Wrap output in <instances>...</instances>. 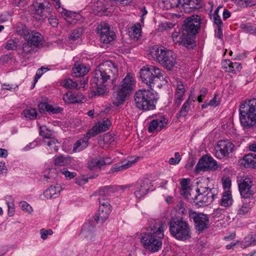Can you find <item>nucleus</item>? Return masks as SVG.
Returning <instances> with one entry per match:
<instances>
[{
	"instance_id": "nucleus-1",
	"label": "nucleus",
	"mask_w": 256,
	"mask_h": 256,
	"mask_svg": "<svg viewBox=\"0 0 256 256\" xmlns=\"http://www.w3.org/2000/svg\"><path fill=\"white\" fill-rule=\"evenodd\" d=\"M118 74L117 65L110 60L106 61L97 66L91 85L95 89L96 95H103L106 91L108 84H114Z\"/></svg>"
},
{
	"instance_id": "nucleus-2",
	"label": "nucleus",
	"mask_w": 256,
	"mask_h": 256,
	"mask_svg": "<svg viewBox=\"0 0 256 256\" xmlns=\"http://www.w3.org/2000/svg\"><path fill=\"white\" fill-rule=\"evenodd\" d=\"M188 182L186 179H182L180 182L182 194L186 198L193 200L196 204L200 206H206L210 204L214 200L218 194L216 188H197L196 194H194V192L192 189L188 190Z\"/></svg>"
},
{
	"instance_id": "nucleus-3",
	"label": "nucleus",
	"mask_w": 256,
	"mask_h": 256,
	"mask_svg": "<svg viewBox=\"0 0 256 256\" xmlns=\"http://www.w3.org/2000/svg\"><path fill=\"white\" fill-rule=\"evenodd\" d=\"M136 86V80L134 75L128 72L120 82L114 86V104L118 106L123 103L126 98L134 90Z\"/></svg>"
},
{
	"instance_id": "nucleus-4",
	"label": "nucleus",
	"mask_w": 256,
	"mask_h": 256,
	"mask_svg": "<svg viewBox=\"0 0 256 256\" xmlns=\"http://www.w3.org/2000/svg\"><path fill=\"white\" fill-rule=\"evenodd\" d=\"M156 93L153 89H142L134 95L136 106L140 110H150L155 108Z\"/></svg>"
},
{
	"instance_id": "nucleus-5",
	"label": "nucleus",
	"mask_w": 256,
	"mask_h": 256,
	"mask_svg": "<svg viewBox=\"0 0 256 256\" xmlns=\"http://www.w3.org/2000/svg\"><path fill=\"white\" fill-rule=\"evenodd\" d=\"M149 54L154 60L168 70H171L176 64V54L164 47L153 46L150 48Z\"/></svg>"
},
{
	"instance_id": "nucleus-6",
	"label": "nucleus",
	"mask_w": 256,
	"mask_h": 256,
	"mask_svg": "<svg viewBox=\"0 0 256 256\" xmlns=\"http://www.w3.org/2000/svg\"><path fill=\"white\" fill-rule=\"evenodd\" d=\"M170 234L179 240H186L191 238V230L188 222L182 218H173L168 222Z\"/></svg>"
},
{
	"instance_id": "nucleus-7",
	"label": "nucleus",
	"mask_w": 256,
	"mask_h": 256,
	"mask_svg": "<svg viewBox=\"0 0 256 256\" xmlns=\"http://www.w3.org/2000/svg\"><path fill=\"white\" fill-rule=\"evenodd\" d=\"M240 120L244 127L250 128L256 124V98L242 104L239 108Z\"/></svg>"
},
{
	"instance_id": "nucleus-8",
	"label": "nucleus",
	"mask_w": 256,
	"mask_h": 256,
	"mask_svg": "<svg viewBox=\"0 0 256 256\" xmlns=\"http://www.w3.org/2000/svg\"><path fill=\"white\" fill-rule=\"evenodd\" d=\"M164 72L156 66L146 65L140 70V76L143 83L153 89L158 80L164 78Z\"/></svg>"
},
{
	"instance_id": "nucleus-9",
	"label": "nucleus",
	"mask_w": 256,
	"mask_h": 256,
	"mask_svg": "<svg viewBox=\"0 0 256 256\" xmlns=\"http://www.w3.org/2000/svg\"><path fill=\"white\" fill-rule=\"evenodd\" d=\"M162 239L151 233L144 232L141 234L140 242L146 250L155 252L162 248Z\"/></svg>"
},
{
	"instance_id": "nucleus-10",
	"label": "nucleus",
	"mask_w": 256,
	"mask_h": 256,
	"mask_svg": "<svg viewBox=\"0 0 256 256\" xmlns=\"http://www.w3.org/2000/svg\"><path fill=\"white\" fill-rule=\"evenodd\" d=\"M172 38L174 44L182 45L188 48H193L195 46L193 36L183 30L182 28L178 32H173Z\"/></svg>"
},
{
	"instance_id": "nucleus-11",
	"label": "nucleus",
	"mask_w": 256,
	"mask_h": 256,
	"mask_svg": "<svg viewBox=\"0 0 256 256\" xmlns=\"http://www.w3.org/2000/svg\"><path fill=\"white\" fill-rule=\"evenodd\" d=\"M201 20L200 16L198 15L190 16L184 20L182 27V29L192 36L194 39L200 28Z\"/></svg>"
},
{
	"instance_id": "nucleus-12",
	"label": "nucleus",
	"mask_w": 256,
	"mask_h": 256,
	"mask_svg": "<svg viewBox=\"0 0 256 256\" xmlns=\"http://www.w3.org/2000/svg\"><path fill=\"white\" fill-rule=\"evenodd\" d=\"M49 5V2L46 0H35L30 6V10L32 14L36 17L46 18L50 12Z\"/></svg>"
},
{
	"instance_id": "nucleus-13",
	"label": "nucleus",
	"mask_w": 256,
	"mask_h": 256,
	"mask_svg": "<svg viewBox=\"0 0 256 256\" xmlns=\"http://www.w3.org/2000/svg\"><path fill=\"white\" fill-rule=\"evenodd\" d=\"M188 215L190 219L194 222L196 230L199 233L203 232L208 228L210 221L206 214L190 211L189 212Z\"/></svg>"
},
{
	"instance_id": "nucleus-14",
	"label": "nucleus",
	"mask_w": 256,
	"mask_h": 256,
	"mask_svg": "<svg viewBox=\"0 0 256 256\" xmlns=\"http://www.w3.org/2000/svg\"><path fill=\"white\" fill-rule=\"evenodd\" d=\"M239 191L241 196L244 199L252 198L254 192L252 190L253 184L250 177L243 176L238 180Z\"/></svg>"
},
{
	"instance_id": "nucleus-15",
	"label": "nucleus",
	"mask_w": 256,
	"mask_h": 256,
	"mask_svg": "<svg viewBox=\"0 0 256 256\" xmlns=\"http://www.w3.org/2000/svg\"><path fill=\"white\" fill-rule=\"evenodd\" d=\"M234 148V144L228 140H219L215 148V156L218 158H223L232 152Z\"/></svg>"
},
{
	"instance_id": "nucleus-16",
	"label": "nucleus",
	"mask_w": 256,
	"mask_h": 256,
	"mask_svg": "<svg viewBox=\"0 0 256 256\" xmlns=\"http://www.w3.org/2000/svg\"><path fill=\"white\" fill-rule=\"evenodd\" d=\"M96 32L98 34L100 41L104 44H108L112 42L115 37V33L111 30L107 23H101L98 25Z\"/></svg>"
},
{
	"instance_id": "nucleus-17",
	"label": "nucleus",
	"mask_w": 256,
	"mask_h": 256,
	"mask_svg": "<svg viewBox=\"0 0 256 256\" xmlns=\"http://www.w3.org/2000/svg\"><path fill=\"white\" fill-rule=\"evenodd\" d=\"M218 168L216 161L211 156H204L201 158L196 166L197 172L206 170H216Z\"/></svg>"
},
{
	"instance_id": "nucleus-18",
	"label": "nucleus",
	"mask_w": 256,
	"mask_h": 256,
	"mask_svg": "<svg viewBox=\"0 0 256 256\" xmlns=\"http://www.w3.org/2000/svg\"><path fill=\"white\" fill-rule=\"evenodd\" d=\"M164 228L165 225L164 222L160 220H151L146 232L151 233L152 235L163 238Z\"/></svg>"
},
{
	"instance_id": "nucleus-19",
	"label": "nucleus",
	"mask_w": 256,
	"mask_h": 256,
	"mask_svg": "<svg viewBox=\"0 0 256 256\" xmlns=\"http://www.w3.org/2000/svg\"><path fill=\"white\" fill-rule=\"evenodd\" d=\"M174 84L176 88L174 104L179 106L184 100V95L186 92L185 86L184 82L178 79L175 80Z\"/></svg>"
},
{
	"instance_id": "nucleus-20",
	"label": "nucleus",
	"mask_w": 256,
	"mask_h": 256,
	"mask_svg": "<svg viewBox=\"0 0 256 256\" xmlns=\"http://www.w3.org/2000/svg\"><path fill=\"white\" fill-rule=\"evenodd\" d=\"M150 184V180L148 178H144L138 182L136 190L134 192L136 196L138 198H141L146 196L148 192Z\"/></svg>"
},
{
	"instance_id": "nucleus-21",
	"label": "nucleus",
	"mask_w": 256,
	"mask_h": 256,
	"mask_svg": "<svg viewBox=\"0 0 256 256\" xmlns=\"http://www.w3.org/2000/svg\"><path fill=\"white\" fill-rule=\"evenodd\" d=\"M60 12L62 16H64L66 21L72 24H76L82 20V18L78 13L72 12L66 10L62 8Z\"/></svg>"
},
{
	"instance_id": "nucleus-22",
	"label": "nucleus",
	"mask_w": 256,
	"mask_h": 256,
	"mask_svg": "<svg viewBox=\"0 0 256 256\" xmlns=\"http://www.w3.org/2000/svg\"><path fill=\"white\" fill-rule=\"evenodd\" d=\"M112 159L110 158L96 157L91 160L88 166L92 170L94 167L100 168L103 166L112 164Z\"/></svg>"
},
{
	"instance_id": "nucleus-23",
	"label": "nucleus",
	"mask_w": 256,
	"mask_h": 256,
	"mask_svg": "<svg viewBox=\"0 0 256 256\" xmlns=\"http://www.w3.org/2000/svg\"><path fill=\"white\" fill-rule=\"evenodd\" d=\"M110 208L111 207L99 206L98 214L94 216V220L98 223L101 220V223L103 224L111 212Z\"/></svg>"
},
{
	"instance_id": "nucleus-24",
	"label": "nucleus",
	"mask_w": 256,
	"mask_h": 256,
	"mask_svg": "<svg viewBox=\"0 0 256 256\" xmlns=\"http://www.w3.org/2000/svg\"><path fill=\"white\" fill-rule=\"evenodd\" d=\"M61 190V187L58 184L51 186L44 192L42 196L46 199H51L57 198Z\"/></svg>"
},
{
	"instance_id": "nucleus-25",
	"label": "nucleus",
	"mask_w": 256,
	"mask_h": 256,
	"mask_svg": "<svg viewBox=\"0 0 256 256\" xmlns=\"http://www.w3.org/2000/svg\"><path fill=\"white\" fill-rule=\"evenodd\" d=\"M54 165L57 166H64L69 165L72 162L71 158L68 156L60 155L54 156L53 158Z\"/></svg>"
},
{
	"instance_id": "nucleus-26",
	"label": "nucleus",
	"mask_w": 256,
	"mask_h": 256,
	"mask_svg": "<svg viewBox=\"0 0 256 256\" xmlns=\"http://www.w3.org/2000/svg\"><path fill=\"white\" fill-rule=\"evenodd\" d=\"M241 164L244 167L256 168V154H250L245 156Z\"/></svg>"
},
{
	"instance_id": "nucleus-27",
	"label": "nucleus",
	"mask_w": 256,
	"mask_h": 256,
	"mask_svg": "<svg viewBox=\"0 0 256 256\" xmlns=\"http://www.w3.org/2000/svg\"><path fill=\"white\" fill-rule=\"evenodd\" d=\"M92 222H86L84 224L82 234L86 238H90V239L94 236V230L95 226Z\"/></svg>"
},
{
	"instance_id": "nucleus-28",
	"label": "nucleus",
	"mask_w": 256,
	"mask_h": 256,
	"mask_svg": "<svg viewBox=\"0 0 256 256\" xmlns=\"http://www.w3.org/2000/svg\"><path fill=\"white\" fill-rule=\"evenodd\" d=\"M166 124L164 119H156L151 121L148 128V130L150 132H153L158 130H160L164 127V124Z\"/></svg>"
},
{
	"instance_id": "nucleus-29",
	"label": "nucleus",
	"mask_w": 256,
	"mask_h": 256,
	"mask_svg": "<svg viewBox=\"0 0 256 256\" xmlns=\"http://www.w3.org/2000/svg\"><path fill=\"white\" fill-rule=\"evenodd\" d=\"M27 40L34 46H38L42 44V36L38 32H31Z\"/></svg>"
},
{
	"instance_id": "nucleus-30",
	"label": "nucleus",
	"mask_w": 256,
	"mask_h": 256,
	"mask_svg": "<svg viewBox=\"0 0 256 256\" xmlns=\"http://www.w3.org/2000/svg\"><path fill=\"white\" fill-rule=\"evenodd\" d=\"M74 76L80 77L86 74L89 70L86 66L79 64H76L72 68Z\"/></svg>"
},
{
	"instance_id": "nucleus-31",
	"label": "nucleus",
	"mask_w": 256,
	"mask_h": 256,
	"mask_svg": "<svg viewBox=\"0 0 256 256\" xmlns=\"http://www.w3.org/2000/svg\"><path fill=\"white\" fill-rule=\"evenodd\" d=\"M88 140L86 138L78 140L74 144L73 152H80L88 146Z\"/></svg>"
},
{
	"instance_id": "nucleus-32",
	"label": "nucleus",
	"mask_w": 256,
	"mask_h": 256,
	"mask_svg": "<svg viewBox=\"0 0 256 256\" xmlns=\"http://www.w3.org/2000/svg\"><path fill=\"white\" fill-rule=\"evenodd\" d=\"M62 99L66 103H78L82 100L80 96L71 92H66L63 95Z\"/></svg>"
},
{
	"instance_id": "nucleus-33",
	"label": "nucleus",
	"mask_w": 256,
	"mask_h": 256,
	"mask_svg": "<svg viewBox=\"0 0 256 256\" xmlns=\"http://www.w3.org/2000/svg\"><path fill=\"white\" fill-rule=\"evenodd\" d=\"M16 32L27 40L28 36L30 34V30H29L25 25L22 23H18L16 26Z\"/></svg>"
},
{
	"instance_id": "nucleus-34",
	"label": "nucleus",
	"mask_w": 256,
	"mask_h": 256,
	"mask_svg": "<svg viewBox=\"0 0 256 256\" xmlns=\"http://www.w3.org/2000/svg\"><path fill=\"white\" fill-rule=\"evenodd\" d=\"M232 198L229 190H226L223 194L221 200V205L224 206H228L232 204Z\"/></svg>"
},
{
	"instance_id": "nucleus-35",
	"label": "nucleus",
	"mask_w": 256,
	"mask_h": 256,
	"mask_svg": "<svg viewBox=\"0 0 256 256\" xmlns=\"http://www.w3.org/2000/svg\"><path fill=\"white\" fill-rule=\"evenodd\" d=\"M136 162L134 160H129L124 164H114L111 168V171L112 172L122 171L126 169L130 168L133 164Z\"/></svg>"
},
{
	"instance_id": "nucleus-36",
	"label": "nucleus",
	"mask_w": 256,
	"mask_h": 256,
	"mask_svg": "<svg viewBox=\"0 0 256 256\" xmlns=\"http://www.w3.org/2000/svg\"><path fill=\"white\" fill-rule=\"evenodd\" d=\"M251 245H256V236H253L252 234L245 237L240 244V246L242 248H245Z\"/></svg>"
},
{
	"instance_id": "nucleus-37",
	"label": "nucleus",
	"mask_w": 256,
	"mask_h": 256,
	"mask_svg": "<svg viewBox=\"0 0 256 256\" xmlns=\"http://www.w3.org/2000/svg\"><path fill=\"white\" fill-rule=\"evenodd\" d=\"M111 125L112 122L108 118H106L104 120L99 122L96 124V126L100 132H102L108 130Z\"/></svg>"
},
{
	"instance_id": "nucleus-38",
	"label": "nucleus",
	"mask_w": 256,
	"mask_h": 256,
	"mask_svg": "<svg viewBox=\"0 0 256 256\" xmlns=\"http://www.w3.org/2000/svg\"><path fill=\"white\" fill-rule=\"evenodd\" d=\"M193 100L188 98L182 106L178 114L180 116H185L190 110V104Z\"/></svg>"
},
{
	"instance_id": "nucleus-39",
	"label": "nucleus",
	"mask_w": 256,
	"mask_h": 256,
	"mask_svg": "<svg viewBox=\"0 0 256 256\" xmlns=\"http://www.w3.org/2000/svg\"><path fill=\"white\" fill-rule=\"evenodd\" d=\"M51 150H54L55 152H57L60 146V142L54 138L50 137L48 139H46L44 142Z\"/></svg>"
},
{
	"instance_id": "nucleus-40",
	"label": "nucleus",
	"mask_w": 256,
	"mask_h": 256,
	"mask_svg": "<svg viewBox=\"0 0 256 256\" xmlns=\"http://www.w3.org/2000/svg\"><path fill=\"white\" fill-rule=\"evenodd\" d=\"M40 135L43 138V142H45L46 139H48L52 136L50 131L46 126L40 127Z\"/></svg>"
},
{
	"instance_id": "nucleus-41",
	"label": "nucleus",
	"mask_w": 256,
	"mask_h": 256,
	"mask_svg": "<svg viewBox=\"0 0 256 256\" xmlns=\"http://www.w3.org/2000/svg\"><path fill=\"white\" fill-rule=\"evenodd\" d=\"M24 114L26 118L34 120L36 118L37 112L34 108H28L24 110Z\"/></svg>"
},
{
	"instance_id": "nucleus-42",
	"label": "nucleus",
	"mask_w": 256,
	"mask_h": 256,
	"mask_svg": "<svg viewBox=\"0 0 256 256\" xmlns=\"http://www.w3.org/2000/svg\"><path fill=\"white\" fill-rule=\"evenodd\" d=\"M132 34L134 39L137 40L141 36L142 30L141 26L140 24H136L132 27Z\"/></svg>"
},
{
	"instance_id": "nucleus-43",
	"label": "nucleus",
	"mask_w": 256,
	"mask_h": 256,
	"mask_svg": "<svg viewBox=\"0 0 256 256\" xmlns=\"http://www.w3.org/2000/svg\"><path fill=\"white\" fill-rule=\"evenodd\" d=\"M40 108L44 107L46 110L48 112H51L53 114H57L60 112L61 109L60 108H54L52 106L47 104L46 103H40L38 105Z\"/></svg>"
},
{
	"instance_id": "nucleus-44",
	"label": "nucleus",
	"mask_w": 256,
	"mask_h": 256,
	"mask_svg": "<svg viewBox=\"0 0 256 256\" xmlns=\"http://www.w3.org/2000/svg\"><path fill=\"white\" fill-rule=\"evenodd\" d=\"M111 187L110 186H106L100 188L98 191V198H108L111 192Z\"/></svg>"
},
{
	"instance_id": "nucleus-45",
	"label": "nucleus",
	"mask_w": 256,
	"mask_h": 256,
	"mask_svg": "<svg viewBox=\"0 0 256 256\" xmlns=\"http://www.w3.org/2000/svg\"><path fill=\"white\" fill-rule=\"evenodd\" d=\"M62 86L66 88H76L78 89V83L76 82H74L71 79H66L62 83Z\"/></svg>"
},
{
	"instance_id": "nucleus-46",
	"label": "nucleus",
	"mask_w": 256,
	"mask_h": 256,
	"mask_svg": "<svg viewBox=\"0 0 256 256\" xmlns=\"http://www.w3.org/2000/svg\"><path fill=\"white\" fill-rule=\"evenodd\" d=\"M252 205L250 202H244L242 206L239 208L238 212V214L244 215L248 212L250 209Z\"/></svg>"
},
{
	"instance_id": "nucleus-47",
	"label": "nucleus",
	"mask_w": 256,
	"mask_h": 256,
	"mask_svg": "<svg viewBox=\"0 0 256 256\" xmlns=\"http://www.w3.org/2000/svg\"><path fill=\"white\" fill-rule=\"evenodd\" d=\"M34 46L30 44L28 40L22 44V51L24 54L31 53L34 50Z\"/></svg>"
},
{
	"instance_id": "nucleus-48",
	"label": "nucleus",
	"mask_w": 256,
	"mask_h": 256,
	"mask_svg": "<svg viewBox=\"0 0 256 256\" xmlns=\"http://www.w3.org/2000/svg\"><path fill=\"white\" fill-rule=\"evenodd\" d=\"M83 32V30L81 28H78L76 30H74L72 32L70 35V40L74 41L80 38Z\"/></svg>"
},
{
	"instance_id": "nucleus-49",
	"label": "nucleus",
	"mask_w": 256,
	"mask_h": 256,
	"mask_svg": "<svg viewBox=\"0 0 256 256\" xmlns=\"http://www.w3.org/2000/svg\"><path fill=\"white\" fill-rule=\"evenodd\" d=\"M240 28L246 33L253 34L256 32V29L250 24H242Z\"/></svg>"
},
{
	"instance_id": "nucleus-50",
	"label": "nucleus",
	"mask_w": 256,
	"mask_h": 256,
	"mask_svg": "<svg viewBox=\"0 0 256 256\" xmlns=\"http://www.w3.org/2000/svg\"><path fill=\"white\" fill-rule=\"evenodd\" d=\"M100 133V132L95 125L87 132L86 138L88 140V138L94 136Z\"/></svg>"
},
{
	"instance_id": "nucleus-51",
	"label": "nucleus",
	"mask_w": 256,
	"mask_h": 256,
	"mask_svg": "<svg viewBox=\"0 0 256 256\" xmlns=\"http://www.w3.org/2000/svg\"><path fill=\"white\" fill-rule=\"evenodd\" d=\"M229 70L228 72L232 73H236V72H239L242 68V66L238 62H232L231 63L230 67L229 66Z\"/></svg>"
},
{
	"instance_id": "nucleus-52",
	"label": "nucleus",
	"mask_w": 256,
	"mask_h": 256,
	"mask_svg": "<svg viewBox=\"0 0 256 256\" xmlns=\"http://www.w3.org/2000/svg\"><path fill=\"white\" fill-rule=\"evenodd\" d=\"M181 160L180 154L178 152L174 153V158H171L169 160V164L171 165H176L179 164Z\"/></svg>"
},
{
	"instance_id": "nucleus-53",
	"label": "nucleus",
	"mask_w": 256,
	"mask_h": 256,
	"mask_svg": "<svg viewBox=\"0 0 256 256\" xmlns=\"http://www.w3.org/2000/svg\"><path fill=\"white\" fill-rule=\"evenodd\" d=\"M5 48L8 50H15L17 48V42L14 40H10L7 42Z\"/></svg>"
},
{
	"instance_id": "nucleus-54",
	"label": "nucleus",
	"mask_w": 256,
	"mask_h": 256,
	"mask_svg": "<svg viewBox=\"0 0 256 256\" xmlns=\"http://www.w3.org/2000/svg\"><path fill=\"white\" fill-rule=\"evenodd\" d=\"M53 232L52 230H45L42 228L40 230V237L42 240H46L48 238V236L52 235Z\"/></svg>"
},
{
	"instance_id": "nucleus-55",
	"label": "nucleus",
	"mask_w": 256,
	"mask_h": 256,
	"mask_svg": "<svg viewBox=\"0 0 256 256\" xmlns=\"http://www.w3.org/2000/svg\"><path fill=\"white\" fill-rule=\"evenodd\" d=\"M60 172L62 174L64 175L65 177L68 179L72 178L76 176V174L75 172H70L66 168H63L61 170Z\"/></svg>"
},
{
	"instance_id": "nucleus-56",
	"label": "nucleus",
	"mask_w": 256,
	"mask_h": 256,
	"mask_svg": "<svg viewBox=\"0 0 256 256\" xmlns=\"http://www.w3.org/2000/svg\"><path fill=\"white\" fill-rule=\"evenodd\" d=\"M22 210L30 214L33 210L31 206L26 202H22L20 204Z\"/></svg>"
},
{
	"instance_id": "nucleus-57",
	"label": "nucleus",
	"mask_w": 256,
	"mask_h": 256,
	"mask_svg": "<svg viewBox=\"0 0 256 256\" xmlns=\"http://www.w3.org/2000/svg\"><path fill=\"white\" fill-rule=\"evenodd\" d=\"M49 69L47 68H44V67H42L38 69L36 71V74L34 76V81H35V83H36L38 80L41 77V76L42 75V74H44V72L43 71L44 70H45V71H48Z\"/></svg>"
},
{
	"instance_id": "nucleus-58",
	"label": "nucleus",
	"mask_w": 256,
	"mask_h": 256,
	"mask_svg": "<svg viewBox=\"0 0 256 256\" xmlns=\"http://www.w3.org/2000/svg\"><path fill=\"white\" fill-rule=\"evenodd\" d=\"M98 200L99 202V206H103V207L108 206L111 207L110 204V201L108 198H98Z\"/></svg>"
},
{
	"instance_id": "nucleus-59",
	"label": "nucleus",
	"mask_w": 256,
	"mask_h": 256,
	"mask_svg": "<svg viewBox=\"0 0 256 256\" xmlns=\"http://www.w3.org/2000/svg\"><path fill=\"white\" fill-rule=\"evenodd\" d=\"M6 204L8 208V214L12 216L14 214V204L12 202H7Z\"/></svg>"
},
{
	"instance_id": "nucleus-60",
	"label": "nucleus",
	"mask_w": 256,
	"mask_h": 256,
	"mask_svg": "<svg viewBox=\"0 0 256 256\" xmlns=\"http://www.w3.org/2000/svg\"><path fill=\"white\" fill-rule=\"evenodd\" d=\"M103 140L105 143L110 144L114 142V138L112 134H106L104 136Z\"/></svg>"
},
{
	"instance_id": "nucleus-61",
	"label": "nucleus",
	"mask_w": 256,
	"mask_h": 256,
	"mask_svg": "<svg viewBox=\"0 0 256 256\" xmlns=\"http://www.w3.org/2000/svg\"><path fill=\"white\" fill-rule=\"evenodd\" d=\"M208 92V90L206 88H202L200 92V95L198 98V101L199 102H202L204 98H205L206 94Z\"/></svg>"
},
{
	"instance_id": "nucleus-62",
	"label": "nucleus",
	"mask_w": 256,
	"mask_h": 256,
	"mask_svg": "<svg viewBox=\"0 0 256 256\" xmlns=\"http://www.w3.org/2000/svg\"><path fill=\"white\" fill-rule=\"evenodd\" d=\"M214 23L217 27H222L223 24L219 16H214Z\"/></svg>"
},
{
	"instance_id": "nucleus-63",
	"label": "nucleus",
	"mask_w": 256,
	"mask_h": 256,
	"mask_svg": "<svg viewBox=\"0 0 256 256\" xmlns=\"http://www.w3.org/2000/svg\"><path fill=\"white\" fill-rule=\"evenodd\" d=\"M215 36L220 39L222 38L223 34L222 27H217V29L215 30Z\"/></svg>"
},
{
	"instance_id": "nucleus-64",
	"label": "nucleus",
	"mask_w": 256,
	"mask_h": 256,
	"mask_svg": "<svg viewBox=\"0 0 256 256\" xmlns=\"http://www.w3.org/2000/svg\"><path fill=\"white\" fill-rule=\"evenodd\" d=\"M232 62L230 60H224L222 61V64L223 68L226 70V71L228 72V70H229V66L230 67L231 64Z\"/></svg>"
}]
</instances>
